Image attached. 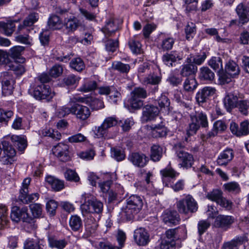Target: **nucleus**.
I'll list each match as a JSON object with an SVG mask.
<instances>
[{"label":"nucleus","instance_id":"nucleus-53","mask_svg":"<svg viewBox=\"0 0 249 249\" xmlns=\"http://www.w3.org/2000/svg\"><path fill=\"white\" fill-rule=\"evenodd\" d=\"M40 241L33 239H28L24 244V249H42Z\"/></svg>","mask_w":249,"mask_h":249},{"label":"nucleus","instance_id":"nucleus-57","mask_svg":"<svg viewBox=\"0 0 249 249\" xmlns=\"http://www.w3.org/2000/svg\"><path fill=\"white\" fill-rule=\"evenodd\" d=\"M209 65L215 71L222 70V59L219 57H213L208 62Z\"/></svg>","mask_w":249,"mask_h":249},{"label":"nucleus","instance_id":"nucleus-23","mask_svg":"<svg viewBox=\"0 0 249 249\" xmlns=\"http://www.w3.org/2000/svg\"><path fill=\"white\" fill-rule=\"evenodd\" d=\"M139 211L131 208L126 205L123 207L120 212V215L122 220L129 221L133 219L134 215L137 214Z\"/></svg>","mask_w":249,"mask_h":249},{"label":"nucleus","instance_id":"nucleus-38","mask_svg":"<svg viewBox=\"0 0 249 249\" xmlns=\"http://www.w3.org/2000/svg\"><path fill=\"white\" fill-rule=\"evenodd\" d=\"M49 247L56 249H64L68 243L65 239H57L54 238H49L48 239Z\"/></svg>","mask_w":249,"mask_h":249},{"label":"nucleus","instance_id":"nucleus-7","mask_svg":"<svg viewBox=\"0 0 249 249\" xmlns=\"http://www.w3.org/2000/svg\"><path fill=\"white\" fill-rule=\"evenodd\" d=\"M27 212L28 209L26 207L20 209L18 206H14L11 210V218L12 221L16 222L22 219L24 222L31 223L33 219L29 216Z\"/></svg>","mask_w":249,"mask_h":249},{"label":"nucleus","instance_id":"nucleus-44","mask_svg":"<svg viewBox=\"0 0 249 249\" xmlns=\"http://www.w3.org/2000/svg\"><path fill=\"white\" fill-rule=\"evenodd\" d=\"M87 102L93 110H98L105 107L103 101L98 98H88Z\"/></svg>","mask_w":249,"mask_h":249},{"label":"nucleus","instance_id":"nucleus-63","mask_svg":"<svg viewBox=\"0 0 249 249\" xmlns=\"http://www.w3.org/2000/svg\"><path fill=\"white\" fill-rule=\"evenodd\" d=\"M236 107L239 111L244 115H247L249 112V101H240L237 103Z\"/></svg>","mask_w":249,"mask_h":249},{"label":"nucleus","instance_id":"nucleus-5","mask_svg":"<svg viewBox=\"0 0 249 249\" xmlns=\"http://www.w3.org/2000/svg\"><path fill=\"white\" fill-rule=\"evenodd\" d=\"M29 92L36 99L47 101L51 100L55 95L49 86L43 84L31 88L29 89Z\"/></svg>","mask_w":249,"mask_h":249},{"label":"nucleus","instance_id":"nucleus-25","mask_svg":"<svg viewBox=\"0 0 249 249\" xmlns=\"http://www.w3.org/2000/svg\"><path fill=\"white\" fill-rule=\"evenodd\" d=\"M15 27L14 21H0V32L7 36H11L12 35Z\"/></svg>","mask_w":249,"mask_h":249},{"label":"nucleus","instance_id":"nucleus-62","mask_svg":"<svg viewBox=\"0 0 249 249\" xmlns=\"http://www.w3.org/2000/svg\"><path fill=\"white\" fill-rule=\"evenodd\" d=\"M97 84L95 81H88L81 87L80 90L82 91L87 92L95 90Z\"/></svg>","mask_w":249,"mask_h":249},{"label":"nucleus","instance_id":"nucleus-37","mask_svg":"<svg viewBox=\"0 0 249 249\" xmlns=\"http://www.w3.org/2000/svg\"><path fill=\"white\" fill-rule=\"evenodd\" d=\"M199 78L201 80L212 81L214 78V73L207 67H203L200 69Z\"/></svg>","mask_w":249,"mask_h":249},{"label":"nucleus","instance_id":"nucleus-24","mask_svg":"<svg viewBox=\"0 0 249 249\" xmlns=\"http://www.w3.org/2000/svg\"><path fill=\"white\" fill-rule=\"evenodd\" d=\"M39 18L38 14L36 13H32L30 14L18 26H21L23 28L27 29L33 30V28H31L35 22H36Z\"/></svg>","mask_w":249,"mask_h":249},{"label":"nucleus","instance_id":"nucleus-18","mask_svg":"<svg viewBox=\"0 0 249 249\" xmlns=\"http://www.w3.org/2000/svg\"><path fill=\"white\" fill-rule=\"evenodd\" d=\"M238 17L239 25H242L249 21V8L243 3L239 4L236 8Z\"/></svg>","mask_w":249,"mask_h":249},{"label":"nucleus","instance_id":"nucleus-50","mask_svg":"<svg viewBox=\"0 0 249 249\" xmlns=\"http://www.w3.org/2000/svg\"><path fill=\"white\" fill-rule=\"evenodd\" d=\"M70 66L72 69L79 72L83 71L85 67L83 61L79 57L72 59L70 62Z\"/></svg>","mask_w":249,"mask_h":249},{"label":"nucleus","instance_id":"nucleus-6","mask_svg":"<svg viewBox=\"0 0 249 249\" xmlns=\"http://www.w3.org/2000/svg\"><path fill=\"white\" fill-rule=\"evenodd\" d=\"M118 123L117 119L114 117L106 118L102 124L98 126H95L93 130L95 136L97 138H105L107 136L108 129L116 125Z\"/></svg>","mask_w":249,"mask_h":249},{"label":"nucleus","instance_id":"nucleus-2","mask_svg":"<svg viewBox=\"0 0 249 249\" xmlns=\"http://www.w3.org/2000/svg\"><path fill=\"white\" fill-rule=\"evenodd\" d=\"M191 122L186 129L188 137L196 134L201 126L203 128L208 127L209 123L207 115L202 111H198L196 114L190 116Z\"/></svg>","mask_w":249,"mask_h":249},{"label":"nucleus","instance_id":"nucleus-64","mask_svg":"<svg viewBox=\"0 0 249 249\" xmlns=\"http://www.w3.org/2000/svg\"><path fill=\"white\" fill-rule=\"evenodd\" d=\"M63 71V69L61 65L55 64L53 66L49 71V74L51 76L56 78L60 76Z\"/></svg>","mask_w":249,"mask_h":249},{"label":"nucleus","instance_id":"nucleus-59","mask_svg":"<svg viewBox=\"0 0 249 249\" xmlns=\"http://www.w3.org/2000/svg\"><path fill=\"white\" fill-rule=\"evenodd\" d=\"M131 95L140 99H145L148 96L146 90L142 87H136L131 92Z\"/></svg>","mask_w":249,"mask_h":249},{"label":"nucleus","instance_id":"nucleus-8","mask_svg":"<svg viewBox=\"0 0 249 249\" xmlns=\"http://www.w3.org/2000/svg\"><path fill=\"white\" fill-rule=\"evenodd\" d=\"M177 148L179 149L177 151L176 153L179 161L181 167L186 169L191 167L193 164L194 160L193 155L181 148V144H178Z\"/></svg>","mask_w":249,"mask_h":249},{"label":"nucleus","instance_id":"nucleus-39","mask_svg":"<svg viewBox=\"0 0 249 249\" xmlns=\"http://www.w3.org/2000/svg\"><path fill=\"white\" fill-rule=\"evenodd\" d=\"M80 78L73 74L66 76L62 80L63 84L68 87L75 88L78 84Z\"/></svg>","mask_w":249,"mask_h":249},{"label":"nucleus","instance_id":"nucleus-31","mask_svg":"<svg viewBox=\"0 0 249 249\" xmlns=\"http://www.w3.org/2000/svg\"><path fill=\"white\" fill-rule=\"evenodd\" d=\"M69 226L73 231H79L82 229L83 222L77 215H72L69 219Z\"/></svg>","mask_w":249,"mask_h":249},{"label":"nucleus","instance_id":"nucleus-20","mask_svg":"<svg viewBox=\"0 0 249 249\" xmlns=\"http://www.w3.org/2000/svg\"><path fill=\"white\" fill-rule=\"evenodd\" d=\"M81 24L80 20L74 16L65 18L64 20L63 25L68 33H73Z\"/></svg>","mask_w":249,"mask_h":249},{"label":"nucleus","instance_id":"nucleus-10","mask_svg":"<svg viewBox=\"0 0 249 249\" xmlns=\"http://www.w3.org/2000/svg\"><path fill=\"white\" fill-rule=\"evenodd\" d=\"M53 154L61 161L67 162L71 159L69 146L64 143H59L53 148Z\"/></svg>","mask_w":249,"mask_h":249},{"label":"nucleus","instance_id":"nucleus-41","mask_svg":"<svg viewBox=\"0 0 249 249\" xmlns=\"http://www.w3.org/2000/svg\"><path fill=\"white\" fill-rule=\"evenodd\" d=\"M160 172L162 177L163 183H165L167 178H173L179 175V173L171 167L165 168L161 170Z\"/></svg>","mask_w":249,"mask_h":249},{"label":"nucleus","instance_id":"nucleus-33","mask_svg":"<svg viewBox=\"0 0 249 249\" xmlns=\"http://www.w3.org/2000/svg\"><path fill=\"white\" fill-rule=\"evenodd\" d=\"M10 139L15 146H17L18 149L20 151L22 152L24 151L27 147V140L23 136L12 135L10 137Z\"/></svg>","mask_w":249,"mask_h":249},{"label":"nucleus","instance_id":"nucleus-14","mask_svg":"<svg viewBox=\"0 0 249 249\" xmlns=\"http://www.w3.org/2000/svg\"><path fill=\"white\" fill-rule=\"evenodd\" d=\"M233 71V61L230 60L226 64L225 71L219 73V81L221 84L224 85L231 82L232 78V72Z\"/></svg>","mask_w":249,"mask_h":249},{"label":"nucleus","instance_id":"nucleus-11","mask_svg":"<svg viewBox=\"0 0 249 249\" xmlns=\"http://www.w3.org/2000/svg\"><path fill=\"white\" fill-rule=\"evenodd\" d=\"M1 144L4 155L1 157V161L4 164L7 165L13 163L16 154V150L7 141H2Z\"/></svg>","mask_w":249,"mask_h":249},{"label":"nucleus","instance_id":"nucleus-9","mask_svg":"<svg viewBox=\"0 0 249 249\" xmlns=\"http://www.w3.org/2000/svg\"><path fill=\"white\" fill-rule=\"evenodd\" d=\"M207 197L227 210H230L232 208V203L222 196V193L219 190H213L208 193Z\"/></svg>","mask_w":249,"mask_h":249},{"label":"nucleus","instance_id":"nucleus-48","mask_svg":"<svg viewBox=\"0 0 249 249\" xmlns=\"http://www.w3.org/2000/svg\"><path fill=\"white\" fill-rule=\"evenodd\" d=\"M223 102L227 111L231 112L233 108V93L232 92L227 93Z\"/></svg>","mask_w":249,"mask_h":249},{"label":"nucleus","instance_id":"nucleus-58","mask_svg":"<svg viewBox=\"0 0 249 249\" xmlns=\"http://www.w3.org/2000/svg\"><path fill=\"white\" fill-rule=\"evenodd\" d=\"M249 123L248 121L242 122L240 124V127L239 129H236L234 135L238 137L247 135L249 134Z\"/></svg>","mask_w":249,"mask_h":249},{"label":"nucleus","instance_id":"nucleus-54","mask_svg":"<svg viewBox=\"0 0 249 249\" xmlns=\"http://www.w3.org/2000/svg\"><path fill=\"white\" fill-rule=\"evenodd\" d=\"M32 215L34 218H39L42 213V206L38 203H34L29 206Z\"/></svg>","mask_w":249,"mask_h":249},{"label":"nucleus","instance_id":"nucleus-35","mask_svg":"<svg viewBox=\"0 0 249 249\" xmlns=\"http://www.w3.org/2000/svg\"><path fill=\"white\" fill-rule=\"evenodd\" d=\"M232 150H226L219 156L217 160V163L219 165H226L229 161L232 159Z\"/></svg>","mask_w":249,"mask_h":249},{"label":"nucleus","instance_id":"nucleus-15","mask_svg":"<svg viewBox=\"0 0 249 249\" xmlns=\"http://www.w3.org/2000/svg\"><path fill=\"white\" fill-rule=\"evenodd\" d=\"M161 218L164 223L172 225L179 224L181 220L179 214L175 210H165L162 213Z\"/></svg>","mask_w":249,"mask_h":249},{"label":"nucleus","instance_id":"nucleus-42","mask_svg":"<svg viewBox=\"0 0 249 249\" xmlns=\"http://www.w3.org/2000/svg\"><path fill=\"white\" fill-rule=\"evenodd\" d=\"M48 25L50 29L53 30L60 29L62 23L60 18L55 15H52L48 19Z\"/></svg>","mask_w":249,"mask_h":249},{"label":"nucleus","instance_id":"nucleus-47","mask_svg":"<svg viewBox=\"0 0 249 249\" xmlns=\"http://www.w3.org/2000/svg\"><path fill=\"white\" fill-rule=\"evenodd\" d=\"M112 68L114 70L123 73H127L130 69V66L129 64L123 63L121 61L113 62Z\"/></svg>","mask_w":249,"mask_h":249},{"label":"nucleus","instance_id":"nucleus-21","mask_svg":"<svg viewBox=\"0 0 249 249\" xmlns=\"http://www.w3.org/2000/svg\"><path fill=\"white\" fill-rule=\"evenodd\" d=\"M45 181L50 186L52 189L55 192L60 191L65 187L63 180L51 175H47L45 178Z\"/></svg>","mask_w":249,"mask_h":249},{"label":"nucleus","instance_id":"nucleus-49","mask_svg":"<svg viewBox=\"0 0 249 249\" xmlns=\"http://www.w3.org/2000/svg\"><path fill=\"white\" fill-rule=\"evenodd\" d=\"M178 55L171 52L166 53L162 56V59L163 63L168 67H172L173 63L177 61Z\"/></svg>","mask_w":249,"mask_h":249},{"label":"nucleus","instance_id":"nucleus-45","mask_svg":"<svg viewBox=\"0 0 249 249\" xmlns=\"http://www.w3.org/2000/svg\"><path fill=\"white\" fill-rule=\"evenodd\" d=\"M98 227L97 221L92 217L88 218L85 222L86 230L90 234L93 233Z\"/></svg>","mask_w":249,"mask_h":249},{"label":"nucleus","instance_id":"nucleus-30","mask_svg":"<svg viewBox=\"0 0 249 249\" xmlns=\"http://www.w3.org/2000/svg\"><path fill=\"white\" fill-rule=\"evenodd\" d=\"M161 81V76L155 72H151L146 76L143 79L142 83L144 85H159Z\"/></svg>","mask_w":249,"mask_h":249},{"label":"nucleus","instance_id":"nucleus-34","mask_svg":"<svg viewBox=\"0 0 249 249\" xmlns=\"http://www.w3.org/2000/svg\"><path fill=\"white\" fill-rule=\"evenodd\" d=\"M7 208L2 204L0 205V230L7 227L9 220L8 217Z\"/></svg>","mask_w":249,"mask_h":249},{"label":"nucleus","instance_id":"nucleus-36","mask_svg":"<svg viewBox=\"0 0 249 249\" xmlns=\"http://www.w3.org/2000/svg\"><path fill=\"white\" fill-rule=\"evenodd\" d=\"M232 222L231 216L220 215L216 217L215 225L218 227L224 228L230 225Z\"/></svg>","mask_w":249,"mask_h":249},{"label":"nucleus","instance_id":"nucleus-51","mask_svg":"<svg viewBox=\"0 0 249 249\" xmlns=\"http://www.w3.org/2000/svg\"><path fill=\"white\" fill-rule=\"evenodd\" d=\"M158 103L161 111H169L170 102L166 96L161 94L158 100Z\"/></svg>","mask_w":249,"mask_h":249},{"label":"nucleus","instance_id":"nucleus-56","mask_svg":"<svg viewBox=\"0 0 249 249\" xmlns=\"http://www.w3.org/2000/svg\"><path fill=\"white\" fill-rule=\"evenodd\" d=\"M130 107L133 109H139L142 107L143 101L141 99L131 95V97L128 100Z\"/></svg>","mask_w":249,"mask_h":249},{"label":"nucleus","instance_id":"nucleus-43","mask_svg":"<svg viewBox=\"0 0 249 249\" xmlns=\"http://www.w3.org/2000/svg\"><path fill=\"white\" fill-rule=\"evenodd\" d=\"M39 196L38 193H33L28 195V193L25 194H19L18 198L23 203L28 204L37 200Z\"/></svg>","mask_w":249,"mask_h":249},{"label":"nucleus","instance_id":"nucleus-52","mask_svg":"<svg viewBox=\"0 0 249 249\" xmlns=\"http://www.w3.org/2000/svg\"><path fill=\"white\" fill-rule=\"evenodd\" d=\"M24 47L20 46H17L13 47L10 50L9 54L13 58H19L22 62L25 60L23 58L20 57L21 53L24 51Z\"/></svg>","mask_w":249,"mask_h":249},{"label":"nucleus","instance_id":"nucleus-61","mask_svg":"<svg viewBox=\"0 0 249 249\" xmlns=\"http://www.w3.org/2000/svg\"><path fill=\"white\" fill-rule=\"evenodd\" d=\"M67 180L77 182L80 181V178L77 173L71 169L67 170L64 174Z\"/></svg>","mask_w":249,"mask_h":249},{"label":"nucleus","instance_id":"nucleus-55","mask_svg":"<svg viewBox=\"0 0 249 249\" xmlns=\"http://www.w3.org/2000/svg\"><path fill=\"white\" fill-rule=\"evenodd\" d=\"M197 86V83L195 78H187L183 84L184 89L187 91H192Z\"/></svg>","mask_w":249,"mask_h":249},{"label":"nucleus","instance_id":"nucleus-26","mask_svg":"<svg viewBox=\"0 0 249 249\" xmlns=\"http://www.w3.org/2000/svg\"><path fill=\"white\" fill-rule=\"evenodd\" d=\"M126 205L140 212L143 205L142 200L140 196L132 195L127 199Z\"/></svg>","mask_w":249,"mask_h":249},{"label":"nucleus","instance_id":"nucleus-60","mask_svg":"<svg viewBox=\"0 0 249 249\" xmlns=\"http://www.w3.org/2000/svg\"><path fill=\"white\" fill-rule=\"evenodd\" d=\"M196 32V25L193 22L188 23L185 28L186 38L190 40L195 35Z\"/></svg>","mask_w":249,"mask_h":249},{"label":"nucleus","instance_id":"nucleus-1","mask_svg":"<svg viewBox=\"0 0 249 249\" xmlns=\"http://www.w3.org/2000/svg\"><path fill=\"white\" fill-rule=\"evenodd\" d=\"M84 202L81 205V209L83 215L88 213L100 214L103 210V203L97 200L92 195L85 193L82 196Z\"/></svg>","mask_w":249,"mask_h":249},{"label":"nucleus","instance_id":"nucleus-27","mask_svg":"<svg viewBox=\"0 0 249 249\" xmlns=\"http://www.w3.org/2000/svg\"><path fill=\"white\" fill-rule=\"evenodd\" d=\"M118 29V26L114 23L113 19L110 18L107 21L102 31L106 37L112 36Z\"/></svg>","mask_w":249,"mask_h":249},{"label":"nucleus","instance_id":"nucleus-16","mask_svg":"<svg viewBox=\"0 0 249 249\" xmlns=\"http://www.w3.org/2000/svg\"><path fill=\"white\" fill-rule=\"evenodd\" d=\"M73 110V115L81 122L86 121L91 115V111L88 107L79 104H74Z\"/></svg>","mask_w":249,"mask_h":249},{"label":"nucleus","instance_id":"nucleus-32","mask_svg":"<svg viewBox=\"0 0 249 249\" xmlns=\"http://www.w3.org/2000/svg\"><path fill=\"white\" fill-rule=\"evenodd\" d=\"M5 67L6 69L14 71L17 75H22L25 71L24 65L17 61L8 63L6 64Z\"/></svg>","mask_w":249,"mask_h":249},{"label":"nucleus","instance_id":"nucleus-29","mask_svg":"<svg viewBox=\"0 0 249 249\" xmlns=\"http://www.w3.org/2000/svg\"><path fill=\"white\" fill-rule=\"evenodd\" d=\"M197 71L196 66L192 63H188L181 66L180 74L183 77L191 76L195 75Z\"/></svg>","mask_w":249,"mask_h":249},{"label":"nucleus","instance_id":"nucleus-28","mask_svg":"<svg viewBox=\"0 0 249 249\" xmlns=\"http://www.w3.org/2000/svg\"><path fill=\"white\" fill-rule=\"evenodd\" d=\"M163 153V149L159 144H153L150 148V159L154 162L160 160Z\"/></svg>","mask_w":249,"mask_h":249},{"label":"nucleus","instance_id":"nucleus-12","mask_svg":"<svg viewBox=\"0 0 249 249\" xmlns=\"http://www.w3.org/2000/svg\"><path fill=\"white\" fill-rule=\"evenodd\" d=\"M128 160L136 167L143 168L149 161L148 157L144 154L139 152H133L129 154Z\"/></svg>","mask_w":249,"mask_h":249},{"label":"nucleus","instance_id":"nucleus-40","mask_svg":"<svg viewBox=\"0 0 249 249\" xmlns=\"http://www.w3.org/2000/svg\"><path fill=\"white\" fill-rule=\"evenodd\" d=\"M110 152L111 157L117 161H121L125 159L124 152L119 147H111Z\"/></svg>","mask_w":249,"mask_h":249},{"label":"nucleus","instance_id":"nucleus-17","mask_svg":"<svg viewBox=\"0 0 249 249\" xmlns=\"http://www.w3.org/2000/svg\"><path fill=\"white\" fill-rule=\"evenodd\" d=\"M134 239L139 246H145L149 241V236L145 229L140 228L134 232Z\"/></svg>","mask_w":249,"mask_h":249},{"label":"nucleus","instance_id":"nucleus-22","mask_svg":"<svg viewBox=\"0 0 249 249\" xmlns=\"http://www.w3.org/2000/svg\"><path fill=\"white\" fill-rule=\"evenodd\" d=\"M150 127L151 135L154 138L164 137L167 134V129L162 122L158 124H152Z\"/></svg>","mask_w":249,"mask_h":249},{"label":"nucleus","instance_id":"nucleus-19","mask_svg":"<svg viewBox=\"0 0 249 249\" xmlns=\"http://www.w3.org/2000/svg\"><path fill=\"white\" fill-rule=\"evenodd\" d=\"M159 108L153 105H147L143 108L142 116L146 121H151L158 116Z\"/></svg>","mask_w":249,"mask_h":249},{"label":"nucleus","instance_id":"nucleus-13","mask_svg":"<svg viewBox=\"0 0 249 249\" xmlns=\"http://www.w3.org/2000/svg\"><path fill=\"white\" fill-rule=\"evenodd\" d=\"M31 29L23 28L21 26H18L15 36V40L19 43L27 45L32 44L33 39L29 35Z\"/></svg>","mask_w":249,"mask_h":249},{"label":"nucleus","instance_id":"nucleus-4","mask_svg":"<svg viewBox=\"0 0 249 249\" xmlns=\"http://www.w3.org/2000/svg\"><path fill=\"white\" fill-rule=\"evenodd\" d=\"M177 208L180 213L187 214L197 211L198 207L196 202L191 195H187L184 198L177 202Z\"/></svg>","mask_w":249,"mask_h":249},{"label":"nucleus","instance_id":"nucleus-3","mask_svg":"<svg viewBox=\"0 0 249 249\" xmlns=\"http://www.w3.org/2000/svg\"><path fill=\"white\" fill-rule=\"evenodd\" d=\"M181 229L182 231L186 232L185 226L179 227L175 229H169L165 232L166 238L161 241L160 244L161 249H173L175 246L176 240L181 238L178 234V230Z\"/></svg>","mask_w":249,"mask_h":249},{"label":"nucleus","instance_id":"nucleus-46","mask_svg":"<svg viewBox=\"0 0 249 249\" xmlns=\"http://www.w3.org/2000/svg\"><path fill=\"white\" fill-rule=\"evenodd\" d=\"M39 134L44 137H49L55 140H60L61 134L52 129L45 128L39 131Z\"/></svg>","mask_w":249,"mask_h":249}]
</instances>
